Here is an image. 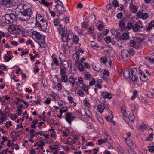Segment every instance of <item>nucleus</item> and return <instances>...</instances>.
I'll return each mask as SVG.
<instances>
[{
  "instance_id": "nucleus-1",
  "label": "nucleus",
  "mask_w": 154,
  "mask_h": 154,
  "mask_svg": "<svg viewBox=\"0 0 154 154\" xmlns=\"http://www.w3.org/2000/svg\"><path fill=\"white\" fill-rule=\"evenodd\" d=\"M19 4L16 9H20L19 14L17 16L18 19L22 21H26L28 20L32 14V10L30 8H24L26 5L22 4L23 1L21 0H18Z\"/></svg>"
},
{
  "instance_id": "nucleus-2",
  "label": "nucleus",
  "mask_w": 154,
  "mask_h": 154,
  "mask_svg": "<svg viewBox=\"0 0 154 154\" xmlns=\"http://www.w3.org/2000/svg\"><path fill=\"white\" fill-rule=\"evenodd\" d=\"M67 33V29H64L61 33L62 36V39L63 42L67 41V45L68 47H70L72 45V42L69 41L73 37L72 33L71 31L69 30L67 35H66Z\"/></svg>"
},
{
  "instance_id": "nucleus-3",
  "label": "nucleus",
  "mask_w": 154,
  "mask_h": 154,
  "mask_svg": "<svg viewBox=\"0 0 154 154\" xmlns=\"http://www.w3.org/2000/svg\"><path fill=\"white\" fill-rule=\"evenodd\" d=\"M5 23L8 24L13 23L17 20L16 16L13 13L6 14L5 16Z\"/></svg>"
},
{
  "instance_id": "nucleus-4",
  "label": "nucleus",
  "mask_w": 154,
  "mask_h": 154,
  "mask_svg": "<svg viewBox=\"0 0 154 154\" xmlns=\"http://www.w3.org/2000/svg\"><path fill=\"white\" fill-rule=\"evenodd\" d=\"M69 21V18H68L66 17L65 18L63 19L60 20V22L59 24V32L60 34H61V32L64 29H67L65 28H63V25L64 26V27L65 26L64 24L66 23H68Z\"/></svg>"
},
{
  "instance_id": "nucleus-5",
  "label": "nucleus",
  "mask_w": 154,
  "mask_h": 154,
  "mask_svg": "<svg viewBox=\"0 0 154 154\" xmlns=\"http://www.w3.org/2000/svg\"><path fill=\"white\" fill-rule=\"evenodd\" d=\"M14 0H0V4L7 8L12 7Z\"/></svg>"
},
{
  "instance_id": "nucleus-6",
  "label": "nucleus",
  "mask_w": 154,
  "mask_h": 154,
  "mask_svg": "<svg viewBox=\"0 0 154 154\" xmlns=\"http://www.w3.org/2000/svg\"><path fill=\"white\" fill-rule=\"evenodd\" d=\"M65 120L70 124H71L72 122L76 118L72 115L70 112H66L65 116Z\"/></svg>"
},
{
  "instance_id": "nucleus-7",
  "label": "nucleus",
  "mask_w": 154,
  "mask_h": 154,
  "mask_svg": "<svg viewBox=\"0 0 154 154\" xmlns=\"http://www.w3.org/2000/svg\"><path fill=\"white\" fill-rule=\"evenodd\" d=\"M131 75H132L131 80L133 81H137L138 79L137 75L138 73L137 72V70L136 68H133L131 69Z\"/></svg>"
},
{
  "instance_id": "nucleus-8",
  "label": "nucleus",
  "mask_w": 154,
  "mask_h": 154,
  "mask_svg": "<svg viewBox=\"0 0 154 154\" xmlns=\"http://www.w3.org/2000/svg\"><path fill=\"white\" fill-rule=\"evenodd\" d=\"M60 6L63 9V11H62L60 10H59V13L60 15L64 13V12H66V10L64 9V6L62 2L60 1H58L57 2V4L56 5V7L57 9L59 8V7Z\"/></svg>"
},
{
  "instance_id": "nucleus-9",
  "label": "nucleus",
  "mask_w": 154,
  "mask_h": 154,
  "mask_svg": "<svg viewBox=\"0 0 154 154\" xmlns=\"http://www.w3.org/2000/svg\"><path fill=\"white\" fill-rule=\"evenodd\" d=\"M100 103L101 104H100L98 106L97 109L101 113L103 112L104 109L107 110L109 108L106 104L103 103L102 102Z\"/></svg>"
},
{
  "instance_id": "nucleus-10",
  "label": "nucleus",
  "mask_w": 154,
  "mask_h": 154,
  "mask_svg": "<svg viewBox=\"0 0 154 154\" xmlns=\"http://www.w3.org/2000/svg\"><path fill=\"white\" fill-rule=\"evenodd\" d=\"M137 16L139 18L143 20L146 19L149 17L148 14L146 13H143L141 11L139 12L137 14Z\"/></svg>"
},
{
  "instance_id": "nucleus-11",
  "label": "nucleus",
  "mask_w": 154,
  "mask_h": 154,
  "mask_svg": "<svg viewBox=\"0 0 154 154\" xmlns=\"http://www.w3.org/2000/svg\"><path fill=\"white\" fill-rule=\"evenodd\" d=\"M139 75L140 79L143 81H146L148 79V78L144 72L141 71L140 68H139Z\"/></svg>"
},
{
  "instance_id": "nucleus-12",
  "label": "nucleus",
  "mask_w": 154,
  "mask_h": 154,
  "mask_svg": "<svg viewBox=\"0 0 154 154\" xmlns=\"http://www.w3.org/2000/svg\"><path fill=\"white\" fill-rule=\"evenodd\" d=\"M40 22H41V28L42 29H46L47 26V22L44 19H40Z\"/></svg>"
},
{
  "instance_id": "nucleus-13",
  "label": "nucleus",
  "mask_w": 154,
  "mask_h": 154,
  "mask_svg": "<svg viewBox=\"0 0 154 154\" xmlns=\"http://www.w3.org/2000/svg\"><path fill=\"white\" fill-rule=\"evenodd\" d=\"M143 26H140L137 23H135L133 25L132 29L133 31L135 32L139 31L140 32V28H143Z\"/></svg>"
},
{
  "instance_id": "nucleus-14",
  "label": "nucleus",
  "mask_w": 154,
  "mask_h": 154,
  "mask_svg": "<svg viewBox=\"0 0 154 154\" xmlns=\"http://www.w3.org/2000/svg\"><path fill=\"white\" fill-rule=\"evenodd\" d=\"M135 38L136 39V43L138 44L140 43L143 41L142 36L140 34H135Z\"/></svg>"
},
{
  "instance_id": "nucleus-15",
  "label": "nucleus",
  "mask_w": 154,
  "mask_h": 154,
  "mask_svg": "<svg viewBox=\"0 0 154 154\" xmlns=\"http://www.w3.org/2000/svg\"><path fill=\"white\" fill-rule=\"evenodd\" d=\"M121 54L122 57L124 59L129 57V55L128 53V51L126 49L123 50L121 51Z\"/></svg>"
},
{
  "instance_id": "nucleus-16",
  "label": "nucleus",
  "mask_w": 154,
  "mask_h": 154,
  "mask_svg": "<svg viewBox=\"0 0 154 154\" xmlns=\"http://www.w3.org/2000/svg\"><path fill=\"white\" fill-rule=\"evenodd\" d=\"M60 60L62 62V65H61L65 69H67L69 67V65L67 61H66L65 60H62L60 58Z\"/></svg>"
},
{
  "instance_id": "nucleus-17",
  "label": "nucleus",
  "mask_w": 154,
  "mask_h": 154,
  "mask_svg": "<svg viewBox=\"0 0 154 154\" xmlns=\"http://www.w3.org/2000/svg\"><path fill=\"white\" fill-rule=\"evenodd\" d=\"M121 112L123 115L124 119L125 120V122H126L125 119H128V118L127 116V113L126 112V109L124 106H122L121 108Z\"/></svg>"
},
{
  "instance_id": "nucleus-18",
  "label": "nucleus",
  "mask_w": 154,
  "mask_h": 154,
  "mask_svg": "<svg viewBox=\"0 0 154 154\" xmlns=\"http://www.w3.org/2000/svg\"><path fill=\"white\" fill-rule=\"evenodd\" d=\"M131 11L133 13H135L137 11L138 8L133 4L131 3L129 6Z\"/></svg>"
},
{
  "instance_id": "nucleus-19",
  "label": "nucleus",
  "mask_w": 154,
  "mask_h": 154,
  "mask_svg": "<svg viewBox=\"0 0 154 154\" xmlns=\"http://www.w3.org/2000/svg\"><path fill=\"white\" fill-rule=\"evenodd\" d=\"M89 88V85H88L87 86H86V85L84 84H82V86L81 87V89L85 91L86 93V94H89L88 92V89Z\"/></svg>"
},
{
  "instance_id": "nucleus-20",
  "label": "nucleus",
  "mask_w": 154,
  "mask_h": 154,
  "mask_svg": "<svg viewBox=\"0 0 154 154\" xmlns=\"http://www.w3.org/2000/svg\"><path fill=\"white\" fill-rule=\"evenodd\" d=\"M123 75L125 79H128L130 78L131 75L130 72L129 71L125 70L123 72Z\"/></svg>"
},
{
  "instance_id": "nucleus-21",
  "label": "nucleus",
  "mask_w": 154,
  "mask_h": 154,
  "mask_svg": "<svg viewBox=\"0 0 154 154\" xmlns=\"http://www.w3.org/2000/svg\"><path fill=\"white\" fill-rule=\"evenodd\" d=\"M93 69L96 71L98 72L101 69V66L100 64H96L92 66Z\"/></svg>"
},
{
  "instance_id": "nucleus-22",
  "label": "nucleus",
  "mask_w": 154,
  "mask_h": 154,
  "mask_svg": "<svg viewBox=\"0 0 154 154\" xmlns=\"http://www.w3.org/2000/svg\"><path fill=\"white\" fill-rule=\"evenodd\" d=\"M119 26L122 30L124 31L126 29L125 24L124 21L122 20L120 21Z\"/></svg>"
},
{
  "instance_id": "nucleus-23",
  "label": "nucleus",
  "mask_w": 154,
  "mask_h": 154,
  "mask_svg": "<svg viewBox=\"0 0 154 154\" xmlns=\"http://www.w3.org/2000/svg\"><path fill=\"white\" fill-rule=\"evenodd\" d=\"M60 75H65L66 72V69H65L61 65H60Z\"/></svg>"
},
{
  "instance_id": "nucleus-24",
  "label": "nucleus",
  "mask_w": 154,
  "mask_h": 154,
  "mask_svg": "<svg viewBox=\"0 0 154 154\" xmlns=\"http://www.w3.org/2000/svg\"><path fill=\"white\" fill-rule=\"evenodd\" d=\"M125 141L128 146L131 149H133L131 148L133 145V143L132 140L129 138H127L125 139Z\"/></svg>"
},
{
  "instance_id": "nucleus-25",
  "label": "nucleus",
  "mask_w": 154,
  "mask_h": 154,
  "mask_svg": "<svg viewBox=\"0 0 154 154\" xmlns=\"http://www.w3.org/2000/svg\"><path fill=\"white\" fill-rule=\"evenodd\" d=\"M40 47L42 48H45L46 46V44L45 42V38L42 40L41 41H39L38 42Z\"/></svg>"
},
{
  "instance_id": "nucleus-26",
  "label": "nucleus",
  "mask_w": 154,
  "mask_h": 154,
  "mask_svg": "<svg viewBox=\"0 0 154 154\" xmlns=\"http://www.w3.org/2000/svg\"><path fill=\"white\" fill-rule=\"evenodd\" d=\"M73 57L75 60V63H77L79 61V54L78 53V52H75L73 54Z\"/></svg>"
},
{
  "instance_id": "nucleus-27",
  "label": "nucleus",
  "mask_w": 154,
  "mask_h": 154,
  "mask_svg": "<svg viewBox=\"0 0 154 154\" xmlns=\"http://www.w3.org/2000/svg\"><path fill=\"white\" fill-rule=\"evenodd\" d=\"M69 81L70 82L71 85H72V86H73L75 83V79L74 78V76L73 75H71L69 78Z\"/></svg>"
},
{
  "instance_id": "nucleus-28",
  "label": "nucleus",
  "mask_w": 154,
  "mask_h": 154,
  "mask_svg": "<svg viewBox=\"0 0 154 154\" xmlns=\"http://www.w3.org/2000/svg\"><path fill=\"white\" fill-rule=\"evenodd\" d=\"M128 51V53L129 55V57L133 55L134 54V50L132 48H129L126 49Z\"/></svg>"
},
{
  "instance_id": "nucleus-29",
  "label": "nucleus",
  "mask_w": 154,
  "mask_h": 154,
  "mask_svg": "<svg viewBox=\"0 0 154 154\" xmlns=\"http://www.w3.org/2000/svg\"><path fill=\"white\" fill-rule=\"evenodd\" d=\"M154 27V20L151 21L149 24L147 28V31H149L150 30Z\"/></svg>"
},
{
  "instance_id": "nucleus-30",
  "label": "nucleus",
  "mask_w": 154,
  "mask_h": 154,
  "mask_svg": "<svg viewBox=\"0 0 154 154\" xmlns=\"http://www.w3.org/2000/svg\"><path fill=\"white\" fill-rule=\"evenodd\" d=\"M109 113H110L111 115H109L108 116H107L106 117V119L108 121L110 120L112 122H114V121L112 120L113 118L112 113V112H110Z\"/></svg>"
},
{
  "instance_id": "nucleus-31",
  "label": "nucleus",
  "mask_w": 154,
  "mask_h": 154,
  "mask_svg": "<svg viewBox=\"0 0 154 154\" xmlns=\"http://www.w3.org/2000/svg\"><path fill=\"white\" fill-rule=\"evenodd\" d=\"M12 57L13 56L10 55V56H9L7 55V54H5L4 57V59L5 60V61L7 62L9 61L12 59Z\"/></svg>"
},
{
  "instance_id": "nucleus-32",
  "label": "nucleus",
  "mask_w": 154,
  "mask_h": 154,
  "mask_svg": "<svg viewBox=\"0 0 154 154\" xmlns=\"http://www.w3.org/2000/svg\"><path fill=\"white\" fill-rule=\"evenodd\" d=\"M127 118H128V119H125L126 120V122L127 123H129V122H128V120H127H127L128 119H129V120H130L131 121H133L134 120V117L133 114H130V115H129L128 116V117H127Z\"/></svg>"
},
{
  "instance_id": "nucleus-33",
  "label": "nucleus",
  "mask_w": 154,
  "mask_h": 154,
  "mask_svg": "<svg viewBox=\"0 0 154 154\" xmlns=\"http://www.w3.org/2000/svg\"><path fill=\"white\" fill-rule=\"evenodd\" d=\"M68 77L66 75H63L61 77V80L63 82H66L68 80Z\"/></svg>"
},
{
  "instance_id": "nucleus-34",
  "label": "nucleus",
  "mask_w": 154,
  "mask_h": 154,
  "mask_svg": "<svg viewBox=\"0 0 154 154\" xmlns=\"http://www.w3.org/2000/svg\"><path fill=\"white\" fill-rule=\"evenodd\" d=\"M129 37V34L127 33H125L122 34L121 37V39L126 40L128 39Z\"/></svg>"
},
{
  "instance_id": "nucleus-35",
  "label": "nucleus",
  "mask_w": 154,
  "mask_h": 154,
  "mask_svg": "<svg viewBox=\"0 0 154 154\" xmlns=\"http://www.w3.org/2000/svg\"><path fill=\"white\" fill-rule=\"evenodd\" d=\"M133 25L132 23L128 22L126 27V29H127L128 30H129L132 28Z\"/></svg>"
},
{
  "instance_id": "nucleus-36",
  "label": "nucleus",
  "mask_w": 154,
  "mask_h": 154,
  "mask_svg": "<svg viewBox=\"0 0 154 154\" xmlns=\"http://www.w3.org/2000/svg\"><path fill=\"white\" fill-rule=\"evenodd\" d=\"M107 140V138H105L104 139H100L98 140V144L99 145H100L101 144L106 143V141Z\"/></svg>"
},
{
  "instance_id": "nucleus-37",
  "label": "nucleus",
  "mask_w": 154,
  "mask_h": 154,
  "mask_svg": "<svg viewBox=\"0 0 154 154\" xmlns=\"http://www.w3.org/2000/svg\"><path fill=\"white\" fill-rule=\"evenodd\" d=\"M74 42L76 44L78 43V42L79 40V38L78 36L74 35L72 38Z\"/></svg>"
},
{
  "instance_id": "nucleus-38",
  "label": "nucleus",
  "mask_w": 154,
  "mask_h": 154,
  "mask_svg": "<svg viewBox=\"0 0 154 154\" xmlns=\"http://www.w3.org/2000/svg\"><path fill=\"white\" fill-rule=\"evenodd\" d=\"M35 38L38 40H42L45 38L43 35L42 34H40V33L38 32V35L37 34V36H36Z\"/></svg>"
},
{
  "instance_id": "nucleus-39",
  "label": "nucleus",
  "mask_w": 154,
  "mask_h": 154,
  "mask_svg": "<svg viewBox=\"0 0 154 154\" xmlns=\"http://www.w3.org/2000/svg\"><path fill=\"white\" fill-rule=\"evenodd\" d=\"M101 72H102V74L104 75H106L107 76H109V72L108 70H107L105 69H102Z\"/></svg>"
},
{
  "instance_id": "nucleus-40",
  "label": "nucleus",
  "mask_w": 154,
  "mask_h": 154,
  "mask_svg": "<svg viewBox=\"0 0 154 154\" xmlns=\"http://www.w3.org/2000/svg\"><path fill=\"white\" fill-rule=\"evenodd\" d=\"M138 91L137 90L134 91L133 93V96L131 97V99L132 100H134L137 96Z\"/></svg>"
},
{
  "instance_id": "nucleus-41",
  "label": "nucleus",
  "mask_w": 154,
  "mask_h": 154,
  "mask_svg": "<svg viewBox=\"0 0 154 154\" xmlns=\"http://www.w3.org/2000/svg\"><path fill=\"white\" fill-rule=\"evenodd\" d=\"M78 69L81 72L84 71V68L83 65L82 63H80L78 66Z\"/></svg>"
},
{
  "instance_id": "nucleus-42",
  "label": "nucleus",
  "mask_w": 154,
  "mask_h": 154,
  "mask_svg": "<svg viewBox=\"0 0 154 154\" xmlns=\"http://www.w3.org/2000/svg\"><path fill=\"white\" fill-rule=\"evenodd\" d=\"M100 60L101 62L103 63L104 64H106L107 62V59L105 57H101L100 59Z\"/></svg>"
},
{
  "instance_id": "nucleus-43",
  "label": "nucleus",
  "mask_w": 154,
  "mask_h": 154,
  "mask_svg": "<svg viewBox=\"0 0 154 154\" xmlns=\"http://www.w3.org/2000/svg\"><path fill=\"white\" fill-rule=\"evenodd\" d=\"M40 99L38 97H37L35 98V100L33 101V102L37 104H40Z\"/></svg>"
},
{
  "instance_id": "nucleus-44",
  "label": "nucleus",
  "mask_w": 154,
  "mask_h": 154,
  "mask_svg": "<svg viewBox=\"0 0 154 154\" xmlns=\"http://www.w3.org/2000/svg\"><path fill=\"white\" fill-rule=\"evenodd\" d=\"M76 52H78V53L79 54V53H83L84 51L83 50L81 49L79 47H77L75 51Z\"/></svg>"
},
{
  "instance_id": "nucleus-45",
  "label": "nucleus",
  "mask_w": 154,
  "mask_h": 154,
  "mask_svg": "<svg viewBox=\"0 0 154 154\" xmlns=\"http://www.w3.org/2000/svg\"><path fill=\"white\" fill-rule=\"evenodd\" d=\"M138 43H136V42H135L133 40H131L130 41V42L129 43V45L130 46H131L132 47H134L135 46V45L136 44H138Z\"/></svg>"
},
{
  "instance_id": "nucleus-46",
  "label": "nucleus",
  "mask_w": 154,
  "mask_h": 154,
  "mask_svg": "<svg viewBox=\"0 0 154 154\" xmlns=\"http://www.w3.org/2000/svg\"><path fill=\"white\" fill-rule=\"evenodd\" d=\"M153 137V134L152 133H150L146 139L147 141L152 140Z\"/></svg>"
},
{
  "instance_id": "nucleus-47",
  "label": "nucleus",
  "mask_w": 154,
  "mask_h": 154,
  "mask_svg": "<svg viewBox=\"0 0 154 154\" xmlns=\"http://www.w3.org/2000/svg\"><path fill=\"white\" fill-rule=\"evenodd\" d=\"M139 128L140 129H146L147 128V125L145 124H142L140 125Z\"/></svg>"
},
{
  "instance_id": "nucleus-48",
  "label": "nucleus",
  "mask_w": 154,
  "mask_h": 154,
  "mask_svg": "<svg viewBox=\"0 0 154 154\" xmlns=\"http://www.w3.org/2000/svg\"><path fill=\"white\" fill-rule=\"evenodd\" d=\"M60 19H55L54 20V23L55 25L59 26V24L60 22Z\"/></svg>"
},
{
  "instance_id": "nucleus-49",
  "label": "nucleus",
  "mask_w": 154,
  "mask_h": 154,
  "mask_svg": "<svg viewBox=\"0 0 154 154\" xmlns=\"http://www.w3.org/2000/svg\"><path fill=\"white\" fill-rule=\"evenodd\" d=\"M78 94L81 97H83L84 96L85 94L83 91L81 90H79L77 92Z\"/></svg>"
},
{
  "instance_id": "nucleus-50",
  "label": "nucleus",
  "mask_w": 154,
  "mask_h": 154,
  "mask_svg": "<svg viewBox=\"0 0 154 154\" xmlns=\"http://www.w3.org/2000/svg\"><path fill=\"white\" fill-rule=\"evenodd\" d=\"M53 61L54 63L57 66L59 65V63L58 59L56 58H53Z\"/></svg>"
},
{
  "instance_id": "nucleus-51",
  "label": "nucleus",
  "mask_w": 154,
  "mask_h": 154,
  "mask_svg": "<svg viewBox=\"0 0 154 154\" xmlns=\"http://www.w3.org/2000/svg\"><path fill=\"white\" fill-rule=\"evenodd\" d=\"M29 52V50L26 49L25 50V51L24 50L23 51L21 52V56H23L24 54H28Z\"/></svg>"
},
{
  "instance_id": "nucleus-52",
  "label": "nucleus",
  "mask_w": 154,
  "mask_h": 154,
  "mask_svg": "<svg viewBox=\"0 0 154 154\" xmlns=\"http://www.w3.org/2000/svg\"><path fill=\"white\" fill-rule=\"evenodd\" d=\"M106 92H101V95L103 97V99L105 101V98L106 96Z\"/></svg>"
},
{
  "instance_id": "nucleus-53",
  "label": "nucleus",
  "mask_w": 154,
  "mask_h": 154,
  "mask_svg": "<svg viewBox=\"0 0 154 154\" xmlns=\"http://www.w3.org/2000/svg\"><path fill=\"white\" fill-rule=\"evenodd\" d=\"M112 97V95L109 93L106 92V96L105 97L106 98L110 99Z\"/></svg>"
},
{
  "instance_id": "nucleus-54",
  "label": "nucleus",
  "mask_w": 154,
  "mask_h": 154,
  "mask_svg": "<svg viewBox=\"0 0 154 154\" xmlns=\"http://www.w3.org/2000/svg\"><path fill=\"white\" fill-rule=\"evenodd\" d=\"M40 57V55L39 54H35V55L33 56H31V57H30V59H31V60L32 61H34V59L35 58V57Z\"/></svg>"
},
{
  "instance_id": "nucleus-55",
  "label": "nucleus",
  "mask_w": 154,
  "mask_h": 154,
  "mask_svg": "<svg viewBox=\"0 0 154 154\" xmlns=\"http://www.w3.org/2000/svg\"><path fill=\"white\" fill-rule=\"evenodd\" d=\"M83 64L85 68L88 69H90V66L87 62H84L83 63Z\"/></svg>"
},
{
  "instance_id": "nucleus-56",
  "label": "nucleus",
  "mask_w": 154,
  "mask_h": 154,
  "mask_svg": "<svg viewBox=\"0 0 154 154\" xmlns=\"http://www.w3.org/2000/svg\"><path fill=\"white\" fill-rule=\"evenodd\" d=\"M148 150L151 152H154V146H149L148 148Z\"/></svg>"
},
{
  "instance_id": "nucleus-57",
  "label": "nucleus",
  "mask_w": 154,
  "mask_h": 154,
  "mask_svg": "<svg viewBox=\"0 0 154 154\" xmlns=\"http://www.w3.org/2000/svg\"><path fill=\"white\" fill-rule=\"evenodd\" d=\"M112 4L113 6L114 7H117L119 5V3L118 1L116 0H115L113 2Z\"/></svg>"
},
{
  "instance_id": "nucleus-58",
  "label": "nucleus",
  "mask_w": 154,
  "mask_h": 154,
  "mask_svg": "<svg viewBox=\"0 0 154 154\" xmlns=\"http://www.w3.org/2000/svg\"><path fill=\"white\" fill-rule=\"evenodd\" d=\"M10 43L13 46H17L18 45V43L16 41H10Z\"/></svg>"
},
{
  "instance_id": "nucleus-59",
  "label": "nucleus",
  "mask_w": 154,
  "mask_h": 154,
  "mask_svg": "<svg viewBox=\"0 0 154 154\" xmlns=\"http://www.w3.org/2000/svg\"><path fill=\"white\" fill-rule=\"evenodd\" d=\"M83 103L85 105L89 106L90 105L89 103L87 101L86 99H85L83 101Z\"/></svg>"
},
{
  "instance_id": "nucleus-60",
  "label": "nucleus",
  "mask_w": 154,
  "mask_h": 154,
  "mask_svg": "<svg viewBox=\"0 0 154 154\" xmlns=\"http://www.w3.org/2000/svg\"><path fill=\"white\" fill-rule=\"evenodd\" d=\"M105 40L107 43H109L111 42V39L109 37H107L105 38Z\"/></svg>"
},
{
  "instance_id": "nucleus-61",
  "label": "nucleus",
  "mask_w": 154,
  "mask_h": 154,
  "mask_svg": "<svg viewBox=\"0 0 154 154\" xmlns=\"http://www.w3.org/2000/svg\"><path fill=\"white\" fill-rule=\"evenodd\" d=\"M123 14L122 12L118 13L117 15V17L119 19L122 18V17Z\"/></svg>"
},
{
  "instance_id": "nucleus-62",
  "label": "nucleus",
  "mask_w": 154,
  "mask_h": 154,
  "mask_svg": "<svg viewBox=\"0 0 154 154\" xmlns=\"http://www.w3.org/2000/svg\"><path fill=\"white\" fill-rule=\"evenodd\" d=\"M146 58L148 60V61H149L150 62L153 63H154V59L153 58H151L150 57H147V58L146 57Z\"/></svg>"
},
{
  "instance_id": "nucleus-63",
  "label": "nucleus",
  "mask_w": 154,
  "mask_h": 154,
  "mask_svg": "<svg viewBox=\"0 0 154 154\" xmlns=\"http://www.w3.org/2000/svg\"><path fill=\"white\" fill-rule=\"evenodd\" d=\"M68 99L70 103H72L73 102V98L71 96L68 97Z\"/></svg>"
},
{
  "instance_id": "nucleus-64",
  "label": "nucleus",
  "mask_w": 154,
  "mask_h": 154,
  "mask_svg": "<svg viewBox=\"0 0 154 154\" xmlns=\"http://www.w3.org/2000/svg\"><path fill=\"white\" fill-rule=\"evenodd\" d=\"M95 83V79H93L92 81H91L89 82V86H92L94 85Z\"/></svg>"
}]
</instances>
